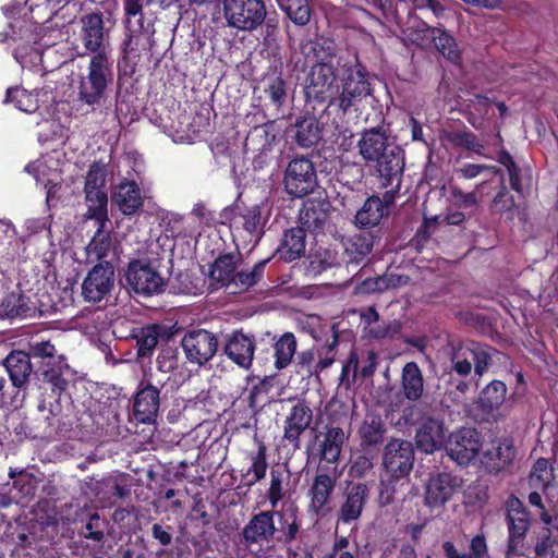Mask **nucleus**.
<instances>
[{"label":"nucleus","mask_w":558,"mask_h":558,"mask_svg":"<svg viewBox=\"0 0 558 558\" xmlns=\"http://www.w3.org/2000/svg\"><path fill=\"white\" fill-rule=\"evenodd\" d=\"M375 235L372 233H355L344 242V256L347 264L360 265L372 253Z\"/></svg>","instance_id":"obj_41"},{"label":"nucleus","mask_w":558,"mask_h":558,"mask_svg":"<svg viewBox=\"0 0 558 558\" xmlns=\"http://www.w3.org/2000/svg\"><path fill=\"white\" fill-rule=\"evenodd\" d=\"M296 338L293 332H283L274 343L275 367L281 371L290 365L296 352Z\"/></svg>","instance_id":"obj_47"},{"label":"nucleus","mask_w":558,"mask_h":558,"mask_svg":"<svg viewBox=\"0 0 558 558\" xmlns=\"http://www.w3.org/2000/svg\"><path fill=\"white\" fill-rule=\"evenodd\" d=\"M0 312L2 320L4 319H25L35 317L38 313L43 315L46 310L37 307L29 296L25 295L22 291L8 293L0 303Z\"/></svg>","instance_id":"obj_30"},{"label":"nucleus","mask_w":558,"mask_h":558,"mask_svg":"<svg viewBox=\"0 0 558 558\" xmlns=\"http://www.w3.org/2000/svg\"><path fill=\"white\" fill-rule=\"evenodd\" d=\"M307 271L313 276L339 265V256L336 250L319 246L313 251L307 257Z\"/></svg>","instance_id":"obj_48"},{"label":"nucleus","mask_w":558,"mask_h":558,"mask_svg":"<svg viewBox=\"0 0 558 558\" xmlns=\"http://www.w3.org/2000/svg\"><path fill=\"white\" fill-rule=\"evenodd\" d=\"M401 386L404 397L410 401H416L423 396L424 378L417 363H405L401 374Z\"/></svg>","instance_id":"obj_43"},{"label":"nucleus","mask_w":558,"mask_h":558,"mask_svg":"<svg viewBox=\"0 0 558 558\" xmlns=\"http://www.w3.org/2000/svg\"><path fill=\"white\" fill-rule=\"evenodd\" d=\"M116 22L114 13L110 9L102 8L84 13L78 20V39L85 51L80 54L107 53L106 47Z\"/></svg>","instance_id":"obj_4"},{"label":"nucleus","mask_w":558,"mask_h":558,"mask_svg":"<svg viewBox=\"0 0 558 558\" xmlns=\"http://www.w3.org/2000/svg\"><path fill=\"white\" fill-rule=\"evenodd\" d=\"M348 58L339 56L337 65L343 70L341 92L330 101V108H336L342 114L352 108L357 110L362 101L373 94L371 74L360 61L357 53H348Z\"/></svg>","instance_id":"obj_3"},{"label":"nucleus","mask_w":558,"mask_h":558,"mask_svg":"<svg viewBox=\"0 0 558 558\" xmlns=\"http://www.w3.org/2000/svg\"><path fill=\"white\" fill-rule=\"evenodd\" d=\"M223 14L229 26L252 32L264 23V0H223Z\"/></svg>","instance_id":"obj_11"},{"label":"nucleus","mask_w":558,"mask_h":558,"mask_svg":"<svg viewBox=\"0 0 558 558\" xmlns=\"http://www.w3.org/2000/svg\"><path fill=\"white\" fill-rule=\"evenodd\" d=\"M414 464V447L410 440L391 438L385 446L383 465L395 480L410 474Z\"/></svg>","instance_id":"obj_13"},{"label":"nucleus","mask_w":558,"mask_h":558,"mask_svg":"<svg viewBox=\"0 0 558 558\" xmlns=\"http://www.w3.org/2000/svg\"><path fill=\"white\" fill-rule=\"evenodd\" d=\"M5 104H13L15 108L24 112H34L37 108L35 97L24 88L10 87L7 89Z\"/></svg>","instance_id":"obj_54"},{"label":"nucleus","mask_w":558,"mask_h":558,"mask_svg":"<svg viewBox=\"0 0 558 558\" xmlns=\"http://www.w3.org/2000/svg\"><path fill=\"white\" fill-rule=\"evenodd\" d=\"M371 487L367 483H348L343 498L337 511V524H351L356 522L364 511L369 498Z\"/></svg>","instance_id":"obj_17"},{"label":"nucleus","mask_w":558,"mask_h":558,"mask_svg":"<svg viewBox=\"0 0 558 558\" xmlns=\"http://www.w3.org/2000/svg\"><path fill=\"white\" fill-rule=\"evenodd\" d=\"M114 270L109 262L95 265L82 284V293L89 302H100L113 286Z\"/></svg>","instance_id":"obj_20"},{"label":"nucleus","mask_w":558,"mask_h":558,"mask_svg":"<svg viewBox=\"0 0 558 558\" xmlns=\"http://www.w3.org/2000/svg\"><path fill=\"white\" fill-rule=\"evenodd\" d=\"M482 445V436L475 428L462 427L450 434L445 449L451 460L466 465L478 456Z\"/></svg>","instance_id":"obj_15"},{"label":"nucleus","mask_w":558,"mask_h":558,"mask_svg":"<svg viewBox=\"0 0 558 558\" xmlns=\"http://www.w3.org/2000/svg\"><path fill=\"white\" fill-rule=\"evenodd\" d=\"M507 390L502 380H492L480 391L475 401L476 409L485 417L495 416L506 400Z\"/></svg>","instance_id":"obj_36"},{"label":"nucleus","mask_w":558,"mask_h":558,"mask_svg":"<svg viewBox=\"0 0 558 558\" xmlns=\"http://www.w3.org/2000/svg\"><path fill=\"white\" fill-rule=\"evenodd\" d=\"M107 171L104 165L94 162L89 166L85 178L84 189L105 187Z\"/></svg>","instance_id":"obj_60"},{"label":"nucleus","mask_w":558,"mask_h":558,"mask_svg":"<svg viewBox=\"0 0 558 558\" xmlns=\"http://www.w3.org/2000/svg\"><path fill=\"white\" fill-rule=\"evenodd\" d=\"M167 335V329L160 324H150L142 327H134L125 339L135 341L136 357L145 360L153 356L160 339Z\"/></svg>","instance_id":"obj_27"},{"label":"nucleus","mask_w":558,"mask_h":558,"mask_svg":"<svg viewBox=\"0 0 558 558\" xmlns=\"http://www.w3.org/2000/svg\"><path fill=\"white\" fill-rule=\"evenodd\" d=\"M270 257L256 262L252 268L236 270L232 283V292H246L259 284L265 278V270Z\"/></svg>","instance_id":"obj_42"},{"label":"nucleus","mask_w":558,"mask_h":558,"mask_svg":"<svg viewBox=\"0 0 558 558\" xmlns=\"http://www.w3.org/2000/svg\"><path fill=\"white\" fill-rule=\"evenodd\" d=\"M349 433L332 423L324 427V432L316 435L318 442L316 445V454L320 461L329 464H338L344 444L349 439Z\"/></svg>","instance_id":"obj_19"},{"label":"nucleus","mask_w":558,"mask_h":558,"mask_svg":"<svg viewBox=\"0 0 558 558\" xmlns=\"http://www.w3.org/2000/svg\"><path fill=\"white\" fill-rule=\"evenodd\" d=\"M179 350L172 345H160L156 359L157 369L161 373H171L179 367Z\"/></svg>","instance_id":"obj_58"},{"label":"nucleus","mask_w":558,"mask_h":558,"mask_svg":"<svg viewBox=\"0 0 558 558\" xmlns=\"http://www.w3.org/2000/svg\"><path fill=\"white\" fill-rule=\"evenodd\" d=\"M113 80V61L108 53L93 54L87 65V74L80 81L78 99L88 106L98 105Z\"/></svg>","instance_id":"obj_5"},{"label":"nucleus","mask_w":558,"mask_h":558,"mask_svg":"<svg viewBox=\"0 0 558 558\" xmlns=\"http://www.w3.org/2000/svg\"><path fill=\"white\" fill-rule=\"evenodd\" d=\"M434 29L438 32L428 36L427 47L434 46L447 60L458 63L461 60V53L453 36L442 27L435 26Z\"/></svg>","instance_id":"obj_46"},{"label":"nucleus","mask_w":558,"mask_h":558,"mask_svg":"<svg viewBox=\"0 0 558 558\" xmlns=\"http://www.w3.org/2000/svg\"><path fill=\"white\" fill-rule=\"evenodd\" d=\"M338 344V335L335 333L332 341L317 351L316 374L327 369L335 362V349Z\"/></svg>","instance_id":"obj_61"},{"label":"nucleus","mask_w":558,"mask_h":558,"mask_svg":"<svg viewBox=\"0 0 558 558\" xmlns=\"http://www.w3.org/2000/svg\"><path fill=\"white\" fill-rule=\"evenodd\" d=\"M378 452L372 450L371 452L361 451L352 461L349 475L354 478H362L368 471L374 468V460L377 458Z\"/></svg>","instance_id":"obj_59"},{"label":"nucleus","mask_w":558,"mask_h":558,"mask_svg":"<svg viewBox=\"0 0 558 558\" xmlns=\"http://www.w3.org/2000/svg\"><path fill=\"white\" fill-rule=\"evenodd\" d=\"M395 22L398 25L401 34L407 37L409 41L420 47L428 46V36L437 32L435 26L428 25L421 19L415 11L408 10L407 16L400 15L398 9L395 11Z\"/></svg>","instance_id":"obj_26"},{"label":"nucleus","mask_w":558,"mask_h":558,"mask_svg":"<svg viewBox=\"0 0 558 558\" xmlns=\"http://www.w3.org/2000/svg\"><path fill=\"white\" fill-rule=\"evenodd\" d=\"M313 411L304 400H299L290 410L283 422V439L294 450L301 448V435L311 426Z\"/></svg>","instance_id":"obj_22"},{"label":"nucleus","mask_w":558,"mask_h":558,"mask_svg":"<svg viewBox=\"0 0 558 558\" xmlns=\"http://www.w3.org/2000/svg\"><path fill=\"white\" fill-rule=\"evenodd\" d=\"M404 160V150L399 145H391L388 151L375 158L367 166L374 170L380 186L387 189L396 184L400 189L405 165Z\"/></svg>","instance_id":"obj_14"},{"label":"nucleus","mask_w":558,"mask_h":558,"mask_svg":"<svg viewBox=\"0 0 558 558\" xmlns=\"http://www.w3.org/2000/svg\"><path fill=\"white\" fill-rule=\"evenodd\" d=\"M300 527L296 518L289 522L282 512L271 508L251 517L242 529L241 542L248 550H252L253 546L260 550L264 545L275 542L288 545L296 538Z\"/></svg>","instance_id":"obj_2"},{"label":"nucleus","mask_w":558,"mask_h":558,"mask_svg":"<svg viewBox=\"0 0 558 558\" xmlns=\"http://www.w3.org/2000/svg\"><path fill=\"white\" fill-rule=\"evenodd\" d=\"M253 440L257 447L255 451H250L246 454V458L250 461L248 469L241 473L242 481L244 485L247 487H252L256 483L263 481L266 477L268 470V461H267V446L265 441L258 436L257 433L253 435Z\"/></svg>","instance_id":"obj_35"},{"label":"nucleus","mask_w":558,"mask_h":558,"mask_svg":"<svg viewBox=\"0 0 558 558\" xmlns=\"http://www.w3.org/2000/svg\"><path fill=\"white\" fill-rule=\"evenodd\" d=\"M459 486V478L450 473L442 472L432 476L425 489V505L432 510L441 508L451 498Z\"/></svg>","instance_id":"obj_28"},{"label":"nucleus","mask_w":558,"mask_h":558,"mask_svg":"<svg viewBox=\"0 0 558 558\" xmlns=\"http://www.w3.org/2000/svg\"><path fill=\"white\" fill-rule=\"evenodd\" d=\"M387 434V426L380 415L368 413L365 415L357 435L360 438V451H379Z\"/></svg>","instance_id":"obj_32"},{"label":"nucleus","mask_w":558,"mask_h":558,"mask_svg":"<svg viewBox=\"0 0 558 558\" xmlns=\"http://www.w3.org/2000/svg\"><path fill=\"white\" fill-rule=\"evenodd\" d=\"M302 53L315 61L306 78L305 97L307 102L328 104L333 99L339 87L335 84L337 78L336 63L339 57L336 56L333 40L327 38L310 39L301 47Z\"/></svg>","instance_id":"obj_1"},{"label":"nucleus","mask_w":558,"mask_h":558,"mask_svg":"<svg viewBox=\"0 0 558 558\" xmlns=\"http://www.w3.org/2000/svg\"><path fill=\"white\" fill-rule=\"evenodd\" d=\"M330 208L327 201H305L299 213L300 227L315 234L324 233L330 222Z\"/></svg>","instance_id":"obj_25"},{"label":"nucleus","mask_w":558,"mask_h":558,"mask_svg":"<svg viewBox=\"0 0 558 558\" xmlns=\"http://www.w3.org/2000/svg\"><path fill=\"white\" fill-rule=\"evenodd\" d=\"M241 260L240 254H219L209 268L210 278L221 287L231 289Z\"/></svg>","instance_id":"obj_39"},{"label":"nucleus","mask_w":558,"mask_h":558,"mask_svg":"<svg viewBox=\"0 0 558 558\" xmlns=\"http://www.w3.org/2000/svg\"><path fill=\"white\" fill-rule=\"evenodd\" d=\"M549 476L548 461L544 458L537 459L530 474V483L535 486L542 485L545 487L549 483Z\"/></svg>","instance_id":"obj_64"},{"label":"nucleus","mask_w":558,"mask_h":558,"mask_svg":"<svg viewBox=\"0 0 558 558\" xmlns=\"http://www.w3.org/2000/svg\"><path fill=\"white\" fill-rule=\"evenodd\" d=\"M385 208L378 195L367 197L354 216V225L361 230L378 227L387 218Z\"/></svg>","instance_id":"obj_40"},{"label":"nucleus","mask_w":558,"mask_h":558,"mask_svg":"<svg viewBox=\"0 0 558 558\" xmlns=\"http://www.w3.org/2000/svg\"><path fill=\"white\" fill-rule=\"evenodd\" d=\"M292 138L301 148H310L322 140V126L313 114L299 116L291 126Z\"/></svg>","instance_id":"obj_37"},{"label":"nucleus","mask_w":558,"mask_h":558,"mask_svg":"<svg viewBox=\"0 0 558 558\" xmlns=\"http://www.w3.org/2000/svg\"><path fill=\"white\" fill-rule=\"evenodd\" d=\"M517 449L512 439L496 438L483 451L482 464L489 474H498L513 464Z\"/></svg>","instance_id":"obj_21"},{"label":"nucleus","mask_w":558,"mask_h":558,"mask_svg":"<svg viewBox=\"0 0 558 558\" xmlns=\"http://www.w3.org/2000/svg\"><path fill=\"white\" fill-rule=\"evenodd\" d=\"M98 228L87 245L88 256H94L97 260L105 259L112 247L111 231L106 230L107 222H97Z\"/></svg>","instance_id":"obj_50"},{"label":"nucleus","mask_w":558,"mask_h":558,"mask_svg":"<svg viewBox=\"0 0 558 558\" xmlns=\"http://www.w3.org/2000/svg\"><path fill=\"white\" fill-rule=\"evenodd\" d=\"M284 472L280 469L270 470V484L266 492V498L272 509H276L279 502L286 497Z\"/></svg>","instance_id":"obj_55"},{"label":"nucleus","mask_w":558,"mask_h":558,"mask_svg":"<svg viewBox=\"0 0 558 558\" xmlns=\"http://www.w3.org/2000/svg\"><path fill=\"white\" fill-rule=\"evenodd\" d=\"M391 145L397 144L389 141V136L381 126L364 129L357 142L359 154L366 165L388 151Z\"/></svg>","instance_id":"obj_31"},{"label":"nucleus","mask_w":558,"mask_h":558,"mask_svg":"<svg viewBox=\"0 0 558 558\" xmlns=\"http://www.w3.org/2000/svg\"><path fill=\"white\" fill-rule=\"evenodd\" d=\"M280 9L296 26H305L312 17V7L308 0H278Z\"/></svg>","instance_id":"obj_49"},{"label":"nucleus","mask_w":558,"mask_h":558,"mask_svg":"<svg viewBox=\"0 0 558 558\" xmlns=\"http://www.w3.org/2000/svg\"><path fill=\"white\" fill-rule=\"evenodd\" d=\"M124 278L131 291L142 296H153L165 291L167 282L148 258L129 262Z\"/></svg>","instance_id":"obj_9"},{"label":"nucleus","mask_w":558,"mask_h":558,"mask_svg":"<svg viewBox=\"0 0 558 558\" xmlns=\"http://www.w3.org/2000/svg\"><path fill=\"white\" fill-rule=\"evenodd\" d=\"M470 351L472 361L474 362V372L477 376H483V374L488 369V367L493 363V355L498 354L499 352L488 344L481 343H472V348L468 349Z\"/></svg>","instance_id":"obj_53"},{"label":"nucleus","mask_w":558,"mask_h":558,"mask_svg":"<svg viewBox=\"0 0 558 558\" xmlns=\"http://www.w3.org/2000/svg\"><path fill=\"white\" fill-rule=\"evenodd\" d=\"M264 93L270 104L277 109L282 107L287 100V83L281 75H268L264 78Z\"/></svg>","instance_id":"obj_52"},{"label":"nucleus","mask_w":558,"mask_h":558,"mask_svg":"<svg viewBox=\"0 0 558 558\" xmlns=\"http://www.w3.org/2000/svg\"><path fill=\"white\" fill-rule=\"evenodd\" d=\"M26 354L31 361H36L40 371L65 360L63 355L57 353L56 345L50 340L31 341Z\"/></svg>","instance_id":"obj_44"},{"label":"nucleus","mask_w":558,"mask_h":558,"mask_svg":"<svg viewBox=\"0 0 558 558\" xmlns=\"http://www.w3.org/2000/svg\"><path fill=\"white\" fill-rule=\"evenodd\" d=\"M270 210L265 204H254L239 208L238 219L250 241L259 242L265 233Z\"/></svg>","instance_id":"obj_29"},{"label":"nucleus","mask_w":558,"mask_h":558,"mask_svg":"<svg viewBox=\"0 0 558 558\" xmlns=\"http://www.w3.org/2000/svg\"><path fill=\"white\" fill-rule=\"evenodd\" d=\"M306 251V231L303 227H293L282 234L275 255L280 260L291 263L304 256Z\"/></svg>","instance_id":"obj_34"},{"label":"nucleus","mask_w":558,"mask_h":558,"mask_svg":"<svg viewBox=\"0 0 558 558\" xmlns=\"http://www.w3.org/2000/svg\"><path fill=\"white\" fill-rule=\"evenodd\" d=\"M3 366L12 385L16 388L24 387L33 373L29 355L25 351L14 350L3 361Z\"/></svg>","instance_id":"obj_38"},{"label":"nucleus","mask_w":558,"mask_h":558,"mask_svg":"<svg viewBox=\"0 0 558 558\" xmlns=\"http://www.w3.org/2000/svg\"><path fill=\"white\" fill-rule=\"evenodd\" d=\"M359 371V356L355 351H351L347 362L343 364L341 374H340V384L350 386L356 379V374Z\"/></svg>","instance_id":"obj_62"},{"label":"nucleus","mask_w":558,"mask_h":558,"mask_svg":"<svg viewBox=\"0 0 558 558\" xmlns=\"http://www.w3.org/2000/svg\"><path fill=\"white\" fill-rule=\"evenodd\" d=\"M337 466H319L307 489V511L324 518L331 511L332 495L338 481Z\"/></svg>","instance_id":"obj_10"},{"label":"nucleus","mask_w":558,"mask_h":558,"mask_svg":"<svg viewBox=\"0 0 558 558\" xmlns=\"http://www.w3.org/2000/svg\"><path fill=\"white\" fill-rule=\"evenodd\" d=\"M514 207L515 202L513 195L510 194L507 187L502 184L493 199V210L501 214L511 211Z\"/></svg>","instance_id":"obj_63"},{"label":"nucleus","mask_w":558,"mask_h":558,"mask_svg":"<svg viewBox=\"0 0 558 558\" xmlns=\"http://www.w3.org/2000/svg\"><path fill=\"white\" fill-rule=\"evenodd\" d=\"M181 345L191 363L204 365L217 353L219 342L215 333L206 329H194L184 335Z\"/></svg>","instance_id":"obj_16"},{"label":"nucleus","mask_w":558,"mask_h":558,"mask_svg":"<svg viewBox=\"0 0 558 558\" xmlns=\"http://www.w3.org/2000/svg\"><path fill=\"white\" fill-rule=\"evenodd\" d=\"M160 407V390L148 380H142L133 399V415L143 424L156 421Z\"/></svg>","instance_id":"obj_18"},{"label":"nucleus","mask_w":558,"mask_h":558,"mask_svg":"<svg viewBox=\"0 0 558 558\" xmlns=\"http://www.w3.org/2000/svg\"><path fill=\"white\" fill-rule=\"evenodd\" d=\"M41 375L45 392L39 409H48L52 415H56L61 411L62 398H70L69 387L73 377L72 369L64 360L43 369Z\"/></svg>","instance_id":"obj_8"},{"label":"nucleus","mask_w":558,"mask_h":558,"mask_svg":"<svg viewBox=\"0 0 558 558\" xmlns=\"http://www.w3.org/2000/svg\"><path fill=\"white\" fill-rule=\"evenodd\" d=\"M111 202L124 216H132L144 205L142 190L135 181H121L111 193Z\"/></svg>","instance_id":"obj_33"},{"label":"nucleus","mask_w":558,"mask_h":558,"mask_svg":"<svg viewBox=\"0 0 558 558\" xmlns=\"http://www.w3.org/2000/svg\"><path fill=\"white\" fill-rule=\"evenodd\" d=\"M78 536L97 543H104L105 522L100 519L97 512L89 515L88 521L78 531Z\"/></svg>","instance_id":"obj_57"},{"label":"nucleus","mask_w":558,"mask_h":558,"mask_svg":"<svg viewBox=\"0 0 558 558\" xmlns=\"http://www.w3.org/2000/svg\"><path fill=\"white\" fill-rule=\"evenodd\" d=\"M87 202L85 217L96 222H108V195L105 187L84 189Z\"/></svg>","instance_id":"obj_45"},{"label":"nucleus","mask_w":558,"mask_h":558,"mask_svg":"<svg viewBox=\"0 0 558 558\" xmlns=\"http://www.w3.org/2000/svg\"><path fill=\"white\" fill-rule=\"evenodd\" d=\"M506 521L508 526V541L506 558H510L522 544L531 525L530 511L523 502L511 495L506 502Z\"/></svg>","instance_id":"obj_12"},{"label":"nucleus","mask_w":558,"mask_h":558,"mask_svg":"<svg viewBox=\"0 0 558 558\" xmlns=\"http://www.w3.org/2000/svg\"><path fill=\"white\" fill-rule=\"evenodd\" d=\"M9 477L13 480V487L19 489L23 497L34 496L37 487V478L25 470L10 468Z\"/></svg>","instance_id":"obj_56"},{"label":"nucleus","mask_w":558,"mask_h":558,"mask_svg":"<svg viewBox=\"0 0 558 558\" xmlns=\"http://www.w3.org/2000/svg\"><path fill=\"white\" fill-rule=\"evenodd\" d=\"M282 184L291 199L313 194L318 186V177L312 159L304 156L291 159L283 171Z\"/></svg>","instance_id":"obj_7"},{"label":"nucleus","mask_w":558,"mask_h":558,"mask_svg":"<svg viewBox=\"0 0 558 558\" xmlns=\"http://www.w3.org/2000/svg\"><path fill=\"white\" fill-rule=\"evenodd\" d=\"M255 352V339L242 330H233L226 336L223 353L234 364L245 369L250 368Z\"/></svg>","instance_id":"obj_23"},{"label":"nucleus","mask_w":558,"mask_h":558,"mask_svg":"<svg viewBox=\"0 0 558 558\" xmlns=\"http://www.w3.org/2000/svg\"><path fill=\"white\" fill-rule=\"evenodd\" d=\"M446 138L456 148H463L483 155L484 145L478 141L476 134L469 130L450 131L446 134Z\"/></svg>","instance_id":"obj_51"},{"label":"nucleus","mask_w":558,"mask_h":558,"mask_svg":"<svg viewBox=\"0 0 558 558\" xmlns=\"http://www.w3.org/2000/svg\"><path fill=\"white\" fill-rule=\"evenodd\" d=\"M122 4L126 31V38L122 43L123 59L138 58L141 38L145 36L148 40L155 33L154 25L144 19L143 0H122Z\"/></svg>","instance_id":"obj_6"},{"label":"nucleus","mask_w":558,"mask_h":558,"mask_svg":"<svg viewBox=\"0 0 558 558\" xmlns=\"http://www.w3.org/2000/svg\"><path fill=\"white\" fill-rule=\"evenodd\" d=\"M444 422L434 417L423 420L415 433L416 448L424 453H434L446 446Z\"/></svg>","instance_id":"obj_24"}]
</instances>
